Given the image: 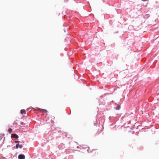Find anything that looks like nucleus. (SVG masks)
Segmentation results:
<instances>
[{
    "instance_id": "f257e3e1",
    "label": "nucleus",
    "mask_w": 159,
    "mask_h": 159,
    "mask_svg": "<svg viewBox=\"0 0 159 159\" xmlns=\"http://www.w3.org/2000/svg\"><path fill=\"white\" fill-rule=\"evenodd\" d=\"M25 156L23 154H20L18 156L19 159H25Z\"/></svg>"
},
{
    "instance_id": "f03ea898",
    "label": "nucleus",
    "mask_w": 159,
    "mask_h": 159,
    "mask_svg": "<svg viewBox=\"0 0 159 159\" xmlns=\"http://www.w3.org/2000/svg\"><path fill=\"white\" fill-rule=\"evenodd\" d=\"M12 137L13 138H16V139H17L18 138V135L16 134H13L12 135Z\"/></svg>"
},
{
    "instance_id": "7ed1b4c3",
    "label": "nucleus",
    "mask_w": 159,
    "mask_h": 159,
    "mask_svg": "<svg viewBox=\"0 0 159 159\" xmlns=\"http://www.w3.org/2000/svg\"><path fill=\"white\" fill-rule=\"evenodd\" d=\"M20 113L22 114H25L26 113L25 110H21L20 111Z\"/></svg>"
},
{
    "instance_id": "20e7f679",
    "label": "nucleus",
    "mask_w": 159,
    "mask_h": 159,
    "mask_svg": "<svg viewBox=\"0 0 159 159\" xmlns=\"http://www.w3.org/2000/svg\"><path fill=\"white\" fill-rule=\"evenodd\" d=\"M12 131V129L11 128H9L8 130V131L10 133H11Z\"/></svg>"
},
{
    "instance_id": "39448f33",
    "label": "nucleus",
    "mask_w": 159,
    "mask_h": 159,
    "mask_svg": "<svg viewBox=\"0 0 159 159\" xmlns=\"http://www.w3.org/2000/svg\"><path fill=\"white\" fill-rule=\"evenodd\" d=\"M120 106H118L117 107H116V109L117 110H119L120 109Z\"/></svg>"
},
{
    "instance_id": "423d86ee",
    "label": "nucleus",
    "mask_w": 159,
    "mask_h": 159,
    "mask_svg": "<svg viewBox=\"0 0 159 159\" xmlns=\"http://www.w3.org/2000/svg\"><path fill=\"white\" fill-rule=\"evenodd\" d=\"M3 137V135L0 134V140H1Z\"/></svg>"
},
{
    "instance_id": "0eeeda50",
    "label": "nucleus",
    "mask_w": 159,
    "mask_h": 159,
    "mask_svg": "<svg viewBox=\"0 0 159 159\" xmlns=\"http://www.w3.org/2000/svg\"><path fill=\"white\" fill-rule=\"evenodd\" d=\"M19 147L20 148H21L23 147V146L22 145L19 144Z\"/></svg>"
},
{
    "instance_id": "6e6552de",
    "label": "nucleus",
    "mask_w": 159,
    "mask_h": 159,
    "mask_svg": "<svg viewBox=\"0 0 159 159\" xmlns=\"http://www.w3.org/2000/svg\"><path fill=\"white\" fill-rule=\"evenodd\" d=\"M19 144H16V148L17 149V148H19Z\"/></svg>"
},
{
    "instance_id": "1a4fd4ad",
    "label": "nucleus",
    "mask_w": 159,
    "mask_h": 159,
    "mask_svg": "<svg viewBox=\"0 0 159 159\" xmlns=\"http://www.w3.org/2000/svg\"><path fill=\"white\" fill-rule=\"evenodd\" d=\"M20 124L21 125H23L24 124V123L23 122H21Z\"/></svg>"
},
{
    "instance_id": "9d476101",
    "label": "nucleus",
    "mask_w": 159,
    "mask_h": 159,
    "mask_svg": "<svg viewBox=\"0 0 159 159\" xmlns=\"http://www.w3.org/2000/svg\"><path fill=\"white\" fill-rule=\"evenodd\" d=\"M15 143H18V142H19V141H15Z\"/></svg>"
}]
</instances>
